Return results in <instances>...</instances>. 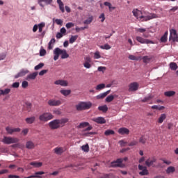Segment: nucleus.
Returning <instances> with one entry per match:
<instances>
[{
  "mask_svg": "<svg viewBox=\"0 0 178 178\" xmlns=\"http://www.w3.org/2000/svg\"><path fill=\"white\" fill-rule=\"evenodd\" d=\"M132 13L140 22H148L152 20V19H158L156 14L149 13H145L144 14V13L138 9H134Z\"/></svg>",
  "mask_w": 178,
  "mask_h": 178,
  "instance_id": "obj_1",
  "label": "nucleus"
},
{
  "mask_svg": "<svg viewBox=\"0 0 178 178\" xmlns=\"http://www.w3.org/2000/svg\"><path fill=\"white\" fill-rule=\"evenodd\" d=\"M67 122H69V119L67 118L56 119L50 122L49 126L51 130H56V129H59V127H63Z\"/></svg>",
  "mask_w": 178,
  "mask_h": 178,
  "instance_id": "obj_2",
  "label": "nucleus"
},
{
  "mask_svg": "<svg viewBox=\"0 0 178 178\" xmlns=\"http://www.w3.org/2000/svg\"><path fill=\"white\" fill-rule=\"evenodd\" d=\"M92 106V103L90 102H79L76 104L75 108L78 112H81L83 111H88L91 109Z\"/></svg>",
  "mask_w": 178,
  "mask_h": 178,
  "instance_id": "obj_3",
  "label": "nucleus"
},
{
  "mask_svg": "<svg viewBox=\"0 0 178 178\" xmlns=\"http://www.w3.org/2000/svg\"><path fill=\"white\" fill-rule=\"evenodd\" d=\"M1 141L3 143V144H7L9 145L10 144H16V143H19V138L10 136H3Z\"/></svg>",
  "mask_w": 178,
  "mask_h": 178,
  "instance_id": "obj_4",
  "label": "nucleus"
},
{
  "mask_svg": "<svg viewBox=\"0 0 178 178\" xmlns=\"http://www.w3.org/2000/svg\"><path fill=\"white\" fill-rule=\"evenodd\" d=\"M54 119V115L51 113H43L39 116V120L40 122H48Z\"/></svg>",
  "mask_w": 178,
  "mask_h": 178,
  "instance_id": "obj_5",
  "label": "nucleus"
},
{
  "mask_svg": "<svg viewBox=\"0 0 178 178\" xmlns=\"http://www.w3.org/2000/svg\"><path fill=\"white\" fill-rule=\"evenodd\" d=\"M136 41L140 42V44H154V41L145 39L141 36H136Z\"/></svg>",
  "mask_w": 178,
  "mask_h": 178,
  "instance_id": "obj_6",
  "label": "nucleus"
},
{
  "mask_svg": "<svg viewBox=\"0 0 178 178\" xmlns=\"http://www.w3.org/2000/svg\"><path fill=\"white\" fill-rule=\"evenodd\" d=\"M47 104L49 106H60L62 105V101L51 99L48 101Z\"/></svg>",
  "mask_w": 178,
  "mask_h": 178,
  "instance_id": "obj_7",
  "label": "nucleus"
},
{
  "mask_svg": "<svg viewBox=\"0 0 178 178\" xmlns=\"http://www.w3.org/2000/svg\"><path fill=\"white\" fill-rule=\"evenodd\" d=\"M123 163V159H118L116 161L111 162V168H120Z\"/></svg>",
  "mask_w": 178,
  "mask_h": 178,
  "instance_id": "obj_8",
  "label": "nucleus"
},
{
  "mask_svg": "<svg viewBox=\"0 0 178 178\" xmlns=\"http://www.w3.org/2000/svg\"><path fill=\"white\" fill-rule=\"evenodd\" d=\"M154 56H145L143 58H141L143 63H145V65H148V63H151V62H154Z\"/></svg>",
  "mask_w": 178,
  "mask_h": 178,
  "instance_id": "obj_9",
  "label": "nucleus"
},
{
  "mask_svg": "<svg viewBox=\"0 0 178 178\" xmlns=\"http://www.w3.org/2000/svg\"><path fill=\"white\" fill-rule=\"evenodd\" d=\"M6 131L7 132V134H13V133H19L20 132L21 129L20 128H12L10 127H6Z\"/></svg>",
  "mask_w": 178,
  "mask_h": 178,
  "instance_id": "obj_10",
  "label": "nucleus"
},
{
  "mask_svg": "<svg viewBox=\"0 0 178 178\" xmlns=\"http://www.w3.org/2000/svg\"><path fill=\"white\" fill-rule=\"evenodd\" d=\"M139 170H142L139 172L140 176H147L149 175L148 170H147V167L143 166L142 165H138Z\"/></svg>",
  "mask_w": 178,
  "mask_h": 178,
  "instance_id": "obj_11",
  "label": "nucleus"
},
{
  "mask_svg": "<svg viewBox=\"0 0 178 178\" xmlns=\"http://www.w3.org/2000/svg\"><path fill=\"white\" fill-rule=\"evenodd\" d=\"M92 122H95L97 124H105L106 120L104 117H97L92 119Z\"/></svg>",
  "mask_w": 178,
  "mask_h": 178,
  "instance_id": "obj_12",
  "label": "nucleus"
},
{
  "mask_svg": "<svg viewBox=\"0 0 178 178\" xmlns=\"http://www.w3.org/2000/svg\"><path fill=\"white\" fill-rule=\"evenodd\" d=\"M138 83L137 82H133V83H131L129 85V89L128 90L129 92H134V91H137V90H138Z\"/></svg>",
  "mask_w": 178,
  "mask_h": 178,
  "instance_id": "obj_13",
  "label": "nucleus"
},
{
  "mask_svg": "<svg viewBox=\"0 0 178 178\" xmlns=\"http://www.w3.org/2000/svg\"><path fill=\"white\" fill-rule=\"evenodd\" d=\"M30 72L29 71V70H24L22 69L20 70L19 72H18L16 75H15V79H19V77H23L24 76H26V74H28V73H29Z\"/></svg>",
  "mask_w": 178,
  "mask_h": 178,
  "instance_id": "obj_14",
  "label": "nucleus"
},
{
  "mask_svg": "<svg viewBox=\"0 0 178 178\" xmlns=\"http://www.w3.org/2000/svg\"><path fill=\"white\" fill-rule=\"evenodd\" d=\"M54 84L56 86H61V87H67V86H69V83L67 82V81H65L62 79H59L54 81Z\"/></svg>",
  "mask_w": 178,
  "mask_h": 178,
  "instance_id": "obj_15",
  "label": "nucleus"
},
{
  "mask_svg": "<svg viewBox=\"0 0 178 178\" xmlns=\"http://www.w3.org/2000/svg\"><path fill=\"white\" fill-rule=\"evenodd\" d=\"M84 67L86 69H90L91 67V57L90 56H87L85 58V62L83 63Z\"/></svg>",
  "mask_w": 178,
  "mask_h": 178,
  "instance_id": "obj_16",
  "label": "nucleus"
},
{
  "mask_svg": "<svg viewBox=\"0 0 178 178\" xmlns=\"http://www.w3.org/2000/svg\"><path fill=\"white\" fill-rule=\"evenodd\" d=\"M58 52L60 53V55H61V59H67L69 58V54H67V51H66V49H60L58 48Z\"/></svg>",
  "mask_w": 178,
  "mask_h": 178,
  "instance_id": "obj_17",
  "label": "nucleus"
},
{
  "mask_svg": "<svg viewBox=\"0 0 178 178\" xmlns=\"http://www.w3.org/2000/svg\"><path fill=\"white\" fill-rule=\"evenodd\" d=\"M54 154H56V155H62L65 151H66V149L65 147H57L54 149Z\"/></svg>",
  "mask_w": 178,
  "mask_h": 178,
  "instance_id": "obj_18",
  "label": "nucleus"
},
{
  "mask_svg": "<svg viewBox=\"0 0 178 178\" xmlns=\"http://www.w3.org/2000/svg\"><path fill=\"white\" fill-rule=\"evenodd\" d=\"M118 133L119 134H121L122 136L127 134L129 135L130 133V130H129V129L126 128V127H122V128H120L118 129Z\"/></svg>",
  "mask_w": 178,
  "mask_h": 178,
  "instance_id": "obj_19",
  "label": "nucleus"
},
{
  "mask_svg": "<svg viewBox=\"0 0 178 178\" xmlns=\"http://www.w3.org/2000/svg\"><path fill=\"white\" fill-rule=\"evenodd\" d=\"M37 76H38V72H33L27 75V76L26 77V80H27L28 81H30V80H35Z\"/></svg>",
  "mask_w": 178,
  "mask_h": 178,
  "instance_id": "obj_20",
  "label": "nucleus"
},
{
  "mask_svg": "<svg viewBox=\"0 0 178 178\" xmlns=\"http://www.w3.org/2000/svg\"><path fill=\"white\" fill-rule=\"evenodd\" d=\"M155 162H156V159H155V158H152V159L149 158L147 160H146L145 165H146V166H148V167L152 166V165H154V163H155Z\"/></svg>",
  "mask_w": 178,
  "mask_h": 178,
  "instance_id": "obj_21",
  "label": "nucleus"
},
{
  "mask_svg": "<svg viewBox=\"0 0 178 178\" xmlns=\"http://www.w3.org/2000/svg\"><path fill=\"white\" fill-rule=\"evenodd\" d=\"M26 148L27 149H34V148H35V145L33 141L29 140L26 143Z\"/></svg>",
  "mask_w": 178,
  "mask_h": 178,
  "instance_id": "obj_22",
  "label": "nucleus"
},
{
  "mask_svg": "<svg viewBox=\"0 0 178 178\" xmlns=\"http://www.w3.org/2000/svg\"><path fill=\"white\" fill-rule=\"evenodd\" d=\"M53 1L54 0H38V3L40 6L44 8V6L42 4V2H44L46 5H51Z\"/></svg>",
  "mask_w": 178,
  "mask_h": 178,
  "instance_id": "obj_23",
  "label": "nucleus"
},
{
  "mask_svg": "<svg viewBox=\"0 0 178 178\" xmlns=\"http://www.w3.org/2000/svg\"><path fill=\"white\" fill-rule=\"evenodd\" d=\"M111 93V90H107L106 92H104L103 93H100L99 95L96 96L97 99H104V98H105V97H106V95H108V94Z\"/></svg>",
  "mask_w": 178,
  "mask_h": 178,
  "instance_id": "obj_24",
  "label": "nucleus"
},
{
  "mask_svg": "<svg viewBox=\"0 0 178 178\" xmlns=\"http://www.w3.org/2000/svg\"><path fill=\"white\" fill-rule=\"evenodd\" d=\"M25 121L28 124H33V123H34L35 122V117L32 116L30 118H27L25 119Z\"/></svg>",
  "mask_w": 178,
  "mask_h": 178,
  "instance_id": "obj_25",
  "label": "nucleus"
},
{
  "mask_svg": "<svg viewBox=\"0 0 178 178\" xmlns=\"http://www.w3.org/2000/svg\"><path fill=\"white\" fill-rule=\"evenodd\" d=\"M54 60H58L59 59V55H60L59 53V47H57L54 49Z\"/></svg>",
  "mask_w": 178,
  "mask_h": 178,
  "instance_id": "obj_26",
  "label": "nucleus"
},
{
  "mask_svg": "<svg viewBox=\"0 0 178 178\" xmlns=\"http://www.w3.org/2000/svg\"><path fill=\"white\" fill-rule=\"evenodd\" d=\"M57 3L59 6V9L61 10L62 13H65V5L63 4V2H62V0H57Z\"/></svg>",
  "mask_w": 178,
  "mask_h": 178,
  "instance_id": "obj_27",
  "label": "nucleus"
},
{
  "mask_svg": "<svg viewBox=\"0 0 178 178\" xmlns=\"http://www.w3.org/2000/svg\"><path fill=\"white\" fill-rule=\"evenodd\" d=\"M167 175H170V173H175L176 172V168L173 166H169L165 170Z\"/></svg>",
  "mask_w": 178,
  "mask_h": 178,
  "instance_id": "obj_28",
  "label": "nucleus"
},
{
  "mask_svg": "<svg viewBox=\"0 0 178 178\" xmlns=\"http://www.w3.org/2000/svg\"><path fill=\"white\" fill-rule=\"evenodd\" d=\"M60 94L64 95V97H67V95H70V94L72 93V90L63 89V90H60Z\"/></svg>",
  "mask_w": 178,
  "mask_h": 178,
  "instance_id": "obj_29",
  "label": "nucleus"
},
{
  "mask_svg": "<svg viewBox=\"0 0 178 178\" xmlns=\"http://www.w3.org/2000/svg\"><path fill=\"white\" fill-rule=\"evenodd\" d=\"M10 92V88H6L5 90L0 89V97L1 95H8Z\"/></svg>",
  "mask_w": 178,
  "mask_h": 178,
  "instance_id": "obj_30",
  "label": "nucleus"
},
{
  "mask_svg": "<svg viewBox=\"0 0 178 178\" xmlns=\"http://www.w3.org/2000/svg\"><path fill=\"white\" fill-rule=\"evenodd\" d=\"M154 98V95H148L147 96L145 97L144 99L141 100V102H148V101H151Z\"/></svg>",
  "mask_w": 178,
  "mask_h": 178,
  "instance_id": "obj_31",
  "label": "nucleus"
},
{
  "mask_svg": "<svg viewBox=\"0 0 178 178\" xmlns=\"http://www.w3.org/2000/svg\"><path fill=\"white\" fill-rule=\"evenodd\" d=\"M92 20H94V17L90 16L83 22V24H91Z\"/></svg>",
  "mask_w": 178,
  "mask_h": 178,
  "instance_id": "obj_32",
  "label": "nucleus"
},
{
  "mask_svg": "<svg viewBox=\"0 0 178 178\" xmlns=\"http://www.w3.org/2000/svg\"><path fill=\"white\" fill-rule=\"evenodd\" d=\"M170 40H172V38H174V37L177 35V32L176 31L175 29H171L170 31Z\"/></svg>",
  "mask_w": 178,
  "mask_h": 178,
  "instance_id": "obj_33",
  "label": "nucleus"
},
{
  "mask_svg": "<svg viewBox=\"0 0 178 178\" xmlns=\"http://www.w3.org/2000/svg\"><path fill=\"white\" fill-rule=\"evenodd\" d=\"M99 111H101L102 112H108V106L104 105V106H99L98 107Z\"/></svg>",
  "mask_w": 178,
  "mask_h": 178,
  "instance_id": "obj_34",
  "label": "nucleus"
},
{
  "mask_svg": "<svg viewBox=\"0 0 178 178\" xmlns=\"http://www.w3.org/2000/svg\"><path fill=\"white\" fill-rule=\"evenodd\" d=\"M166 119V114H161L158 120V123H163V120Z\"/></svg>",
  "mask_w": 178,
  "mask_h": 178,
  "instance_id": "obj_35",
  "label": "nucleus"
},
{
  "mask_svg": "<svg viewBox=\"0 0 178 178\" xmlns=\"http://www.w3.org/2000/svg\"><path fill=\"white\" fill-rule=\"evenodd\" d=\"M129 59H130V60H141V56L137 57L134 55H129Z\"/></svg>",
  "mask_w": 178,
  "mask_h": 178,
  "instance_id": "obj_36",
  "label": "nucleus"
},
{
  "mask_svg": "<svg viewBox=\"0 0 178 178\" xmlns=\"http://www.w3.org/2000/svg\"><path fill=\"white\" fill-rule=\"evenodd\" d=\"M168 31H165L164 35L161 38V42H166L168 41Z\"/></svg>",
  "mask_w": 178,
  "mask_h": 178,
  "instance_id": "obj_37",
  "label": "nucleus"
},
{
  "mask_svg": "<svg viewBox=\"0 0 178 178\" xmlns=\"http://www.w3.org/2000/svg\"><path fill=\"white\" fill-rule=\"evenodd\" d=\"M176 94V92L170 90V91H167L164 92V95L165 97H173Z\"/></svg>",
  "mask_w": 178,
  "mask_h": 178,
  "instance_id": "obj_38",
  "label": "nucleus"
},
{
  "mask_svg": "<svg viewBox=\"0 0 178 178\" xmlns=\"http://www.w3.org/2000/svg\"><path fill=\"white\" fill-rule=\"evenodd\" d=\"M87 126H90V123L88 122H83L79 124L78 126L79 129H83V127H87Z\"/></svg>",
  "mask_w": 178,
  "mask_h": 178,
  "instance_id": "obj_39",
  "label": "nucleus"
},
{
  "mask_svg": "<svg viewBox=\"0 0 178 178\" xmlns=\"http://www.w3.org/2000/svg\"><path fill=\"white\" fill-rule=\"evenodd\" d=\"M79 38V35H72L70 38V44H73L74 42H76V40Z\"/></svg>",
  "mask_w": 178,
  "mask_h": 178,
  "instance_id": "obj_40",
  "label": "nucleus"
},
{
  "mask_svg": "<svg viewBox=\"0 0 178 178\" xmlns=\"http://www.w3.org/2000/svg\"><path fill=\"white\" fill-rule=\"evenodd\" d=\"M30 165H31V166H34V168H41V166H42V163L31 162L30 163Z\"/></svg>",
  "mask_w": 178,
  "mask_h": 178,
  "instance_id": "obj_41",
  "label": "nucleus"
},
{
  "mask_svg": "<svg viewBox=\"0 0 178 178\" xmlns=\"http://www.w3.org/2000/svg\"><path fill=\"white\" fill-rule=\"evenodd\" d=\"M114 99L115 96L113 95H110L106 98L105 101L106 102H112V101H113Z\"/></svg>",
  "mask_w": 178,
  "mask_h": 178,
  "instance_id": "obj_42",
  "label": "nucleus"
},
{
  "mask_svg": "<svg viewBox=\"0 0 178 178\" xmlns=\"http://www.w3.org/2000/svg\"><path fill=\"white\" fill-rule=\"evenodd\" d=\"M81 149L84 152H88L90 151V146L88 145V144L84 145L81 147Z\"/></svg>",
  "mask_w": 178,
  "mask_h": 178,
  "instance_id": "obj_43",
  "label": "nucleus"
},
{
  "mask_svg": "<svg viewBox=\"0 0 178 178\" xmlns=\"http://www.w3.org/2000/svg\"><path fill=\"white\" fill-rule=\"evenodd\" d=\"M152 109H156L157 111H162V110L165 109V106H159L156 105H154L152 106Z\"/></svg>",
  "mask_w": 178,
  "mask_h": 178,
  "instance_id": "obj_44",
  "label": "nucleus"
},
{
  "mask_svg": "<svg viewBox=\"0 0 178 178\" xmlns=\"http://www.w3.org/2000/svg\"><path fill=\"white\" fill-rule=\"evenodd\" d=\"M177 64H176V63H170V68L171 70H177Z\"/></svg>",
  "mask_w": 178,
  "mask_h": 178,
  "instance_id": "obj_45",
  "label": "nucleus"
},
{
  "mask_svg": "<svg viewBox=\"0 0 178 178\" xmlns=\"http://www.w3.org/2000/svg\"><path fill=\"white\" fill-rule=\"evenodd\" d=\"M104 88H105L104 83H100L96 86V90H97V91H101V90H104Z\"/></svg>",
  "mask_w": 178,
  "mask_h": 178,
  "instance_id": "obj_46",
  "label": "nucleus"
},
{
  "mask_svg": "<svg viewBox=\"0 0 178 178\" xmlns=\"http://www.w3.org/2000/svg\"><path fill=\"white\" fill-rule=\"evenodd\" d=\"M104 134H105V136L113 135V134H115V131H113V130H112V129H108V130H106V131L104 132Z\"/></svg>",
  "mask_w": 178,
  "mask_h": 178,
  "instance_id": "obj_47",
  "label": "nucleus"
},
{
  "mask_svg": "<svg viewBox=\"0 0 178 178\" xmlns=\"http://www.w3.org/2000/svg\"><path fill=\"white\" fill-rule=\"evenodd\" d=\"M38 27L39 29V33H42V29H44V27H45V23L42 22V23L39 24Z\"/></svg>",
  "mask_w": 178,
  "mask_h": 178,
  "instance_id": "obj_48",
  "label": "nucleus"
},
{
  "mask_svg": "<svg viewBox=\"0 0 178 178\" xmlns=\"http://www.w3.org/2000/svg\"><path fill=\"white\" fill-rule=\"evenodd\" d=\"M44 67V63H40L38 65L35 66V70H40V69H42Z\"/></svg>",
  "mask_w": 178,
  "mask_h": 178,
  "instance_id": "obj_49",
  "label": "nucleus"
},
{
  "mask_svg": "<svg viewBox=\"0 0 178 178\" xmlns=\"http://www.w3.org/2000/svg\"><path fill=\"white\" fill-rule=\"evenodd\" d=\"M101 49H111L112 47L108 44H105L104 46H100Z\"/></svg>",
  "mask_w": 178,
  "mask_h": 178,
  "instance_id": "obj_50",
  "label": "nucleus"
},
{
  "mask_svg": "<svg viewBox=\"0 0 178 178\" xmlns=\"http://www.w3.org/2000/svg\"><path fill=\"white\" fill-rule=\"evenodd\" d=\"M86 29H88V27L87 26H82V27H76L75 30L76 31V33H80V31H83V30H86Z\"/></svg>",
  "mask_w": 178,
  "mask_h": 178,
  "instance_id": "obj_51",
  "label": "nucleus"
},
{
  "mask_svg": "<svg viewBox=\"0 0 178 178\" xmlns=\"http://www.w3.org/2000/svg\"><path fill=\"white\" fill-rule=\"evenodd\" d=\"M118 144H120V147H126V145H127V142L121 140L118 142Z\"/></svg>",
  "mask_w": 178,
  "mask_h": 178,
  "instance_id": "obj_52",
  "label": "nucleus"
},
{
  "mask_svg": "<svg viewBox=\"0 0 178 178\" xmlns=\"http://www.w3.org/2000/svg\"><path fill=\"white\" fill-rule=\"evenodd\" d=\"M139 143H141V144H145V143H147V138L144 136H141L139 138Z\"/></svg>",
  "mask_w": 178,
  "mask_h": 178,
  "instance_id": "obj_53",
  "label": "nucleus"
},
{
  "mask_svg": "<svg viewBox=\"0 0 178 178\" xmlns=\"http://www.w3.org/2000/svg\"><path fill=\"white\" fill-rule=\"evenodd\" d=\"M137 144H138V141L134 140L128 145L129 147H134V145H137Z\"/></svg>",
  "mask_w": 178,
  "mask_h": 178,
  "instance_id": "obj_54",
  "label": "nucleus"
},
{
  "mask_svg": "<svg viewBox=\"0 0 178 178\" xmlns=\"http://www.w3.org/2000/svg\"><path fill=\"white\" fill-rule=\"evenodd\" d=\"M22 88H27L29 87V82L27 81H22Z\"/></svg>",
  "mask_w": 178,
  "mask_h": 178,
  "instance_id": "obj_55",
  "label": "nucleus"
},
{
  "mask_svg": "<svg viewBox=\"0 0 178 178\" xmlns=\"http://www.w3.org/2000/svg\"><path fill=\"white\" fill-rule=\"evenodd\" d=\"M66 29H72V27H74V24L72 22H68L65 25Z\"/></svg>",
  "mask_w": 178,
  "mask_h": 178,
  "instance_id": "obj_56",
  "label": "nucleus"
},
{
  "mask_svg": "<svg viewBox=\"0 0 178 178\" xmlns=\"http://www.w3.org/2000/svg\"><path fill=\"white\" fill-rule=\"evenodd\" d=\"M47 55V51L44 49H41L40 51V56H45Z\"/></svg>",
  "mask_w": 178,
  "mask_h": 178,
  "instance_id": "obj_57",
  "label": "nucleus"
},
{
  "mask_svg": "<svg viewBox=\"0 0 178 178\" xmlns=\"http://www.w3.org/2000/svg\"><path fill=\"white\" fill-rule=\"evenodd\" d=\"M101 58V54H99V51H96L94 54V59H99Z\"/></svg>",
  "mask_w": 178,
  "mask_h": 178,
  "instance_id": "obj_58",
  "label": "nucleus"
},
{
  "mask_svg": "<svg viewBox=\"0 0 178 178\" xmlns=\"http://www.w3.org/2000/svg\"><path fill=\"white\" fill-rule=\"evenodd\" d=\"M99 19H101V22L104 23V22H105V14L104 13H102L99 17Z\"/></svg>",
  "mask_w": 178,
  "mask_h": 178,
  "instance_id": "obj_59",
  "label": "nucleus"
},
{
  "mask_svg": "<svg viewBox=\"0 0 178 178\" xmlns=\"http://www.w3.org/2000/svg\"><path fill=\"white\" fill-rule=\"evenodd\" d=\"M136 31L138 33H145V31H147V29L144 28H138V29H136Z\"/></svg>",
  "mask_w": 178,
  "mask_h": 178,
  "instance_id": "obj_60",
  "label": "nucleus"
},
{
  "mask_svg": "<svg viewBox=\"0 0 178 178\" xmlns=\"http://www.w3.org/2000/svg\"><path fill=\"white\" fill-rule=\"evenodd\" d=\"M55 22L58 26H62V24H63V21H62V19H56Z\"/></svg>",
  "mask_w": 178,
  "mask_h": 178,
  "instance_id": "obj_61",
  "label": "nucleus"
},
{
  "mask_svg": "<svg viewBox=\"0 0 178 178\" xmlns=\"http://www.w3.org/2000/svg\"><path fill=\"white\" fill-rule=\"evenodd\" d=\"M20 86V83L19 82H15L14 83H13L12 87L13 88H19Z\"/></svg>",
  "mask_w": 178,
  "mask_h": 178,
  "instance_id": "obj_62",
  "label": "nucleus"
},
{
  "mask_svg": "<svg viewBox=\"0 0 178 178\" xmlns=\"http://www.w3.org/2000/svg\"><path fill=\"white\" fill-rule=\"evenodd\" d=\"M46 73H48V70H42L39 72V76H44Z\"/></svg>",
  "mask_w": 178,
  "mask_h": 178,
  "instance_id": "obj_63",
  "label": "nucleus"
},
{
  "mask_svg": "<svg viewBox=\"0 0 178 178\" xmlns=\"http://www.w3.org/2000/svg\"><path fill=\"white\" fill-rule=\"evenodd\" d=\"M8 178H20V177L19 175H8Z\"/></svg>",
  "mask_w": 178,
  "mask_h": 178,
  "instance_id": "obj_64",
  "label": "nucleus"
}]
</instances>
